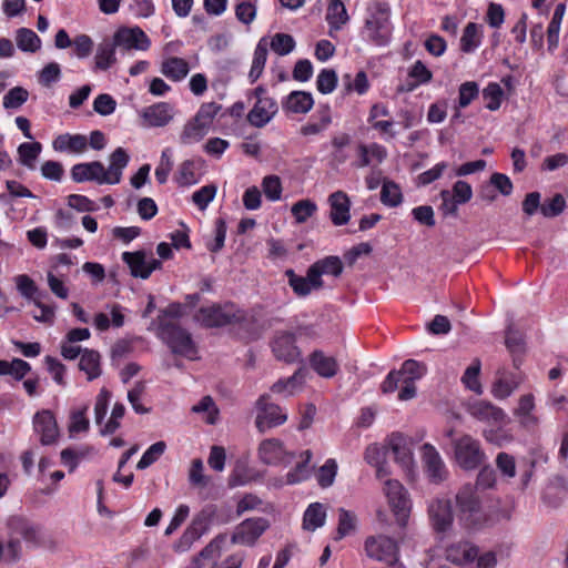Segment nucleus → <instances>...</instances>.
I'll return each instance as SVG.
<instances>
[{"label": "nucleus", "mask_w": 568, "mask_h": 568, "mask_svg": "<svg viewBox=\"0 0 568 568\" xmlns=\"http://www.w3.org/2000/svg\"><path fill=\"white\" fill-rule=\"evenodd\" d=\"M29 97V92L22 87H14L3 97V106L6 109L20 108Z\"/></svg>", "instance_id": "nucleus-63"}, {"label": "nucleus", "mask_w": 568, "mask_h": 568, "mask_svg": "<svg viewBox=\"0 0 568 568\" xmlns=\"http://www.w3.org/2000/svg\"><path fill=\"white\" fill-rule=\"evenodd\" d=\"M113 43L116 48L129 50L145 51L150 48V39L145 32L139 28H120L113 36Z\"/></svg>", "instance_id": "nucleus-16"}, {"label": "nucleus", "mask_w": 568, "mask_h": 568, "mask_svg": "<svg viewBox=\"0 0 568 568\" xmlns=\"http://www.w3.org/2000/svg\"><path fill=\"white\" fill-rule=\"evenodd\" d=\"M317 211V205L310 199L300 200L291 207V213L298 224L305 223Z\"/></svg>", "instance_id": "nucleus-49"}, {"label": "nucleus", "mask_w": 568, "mask_h": 568, "mask_svg": "<svg viewBox=\"0 0 568 568\" xmlns=\"http://www.w3.org/2000/svg\"><path fill=\"white\" fill-rule=\"evenodd\" d=\"M267 59V42L265 38H262L254 51L252 67L248 73V79L254 83L262 74Z\"/></svg>", "instance_id": "nucleus-41"}, {"label": "nucleus", "mask_w": 568, "mask_h": 568, "mask_svg": "<svg viewBox=\"0 0 568 568\" xmlns=\"http://www.w3.org/2000/svg\"><path fill=\"white\" fill-rule=\"evenodd\" d=\"M432 527L437 532H446L453 527L455 513L449 499L436 498L428 506Z\"/></svg>", "instance_id": "nucleus-15"}, {"label": "nucleus", "mask_w": 568, "mask_h": 568, "mask_svg": "<svg viewBox=\"0 0 568 568\" xmlns=\"http://www.w3.org/2000/svg\"><path fill=\"white\" fill-rule=\"evenodd\" d=\"M100 361L101 356L97 351H83L79 362V369L87 374L88 381H93L101 375L102 369Z\"/></svg>", "instance_id": "nucleus-35"}, {"label": "nucleus", "mask_w": 568, "mask_h": 568, "mask_svg": "<svg viewBox=\"0 0 568 568\" xmlns=\"http://www.w3.org/2000/svg\"><path fill=\"white\" fill-rule=\"evenodd\" d=\"M467 410L477 420L488 424H499L506 416L501 408L485 400H476L469 404Z\"/></svg>", "instance_id": "nucleus-25"}, {"label": "nucleus", "mask_w": 568, "mask_h": 568, "mask_svg": "<svg viewBox=\"0 0 568 568\" xmlns=\"http://www.w3.org/2000/svg\"><path fill=\"white\" fill-rule=\"evenodd\" d=\"M189 72V62L179 57L165 58L161 63V73L173 82L182 81Z\"/></svg>", "instance_id": "nucleus-32"}, {"label": "nucleus", "mask_w": 568, "mask_h": 568, "mask_svg": "<svg viewBox=\"0 0 568 568\" xmlns=\"http://www.w3.org/2000/svg\"><path fill=\"white\" fill-rule=\"evenodd\" d=\"M216 192L215 184L204 185L193 193L192 201L201 211H204L215 197Z\"/></svg>", "instance_id": "nucleus-59"}, {"label": "nucleus", "mask_w": 568, "mask_h": 568, "mask_svg": "<svg viewBox=\"0 0 568 568\" xmlns=\"http://www.w3.org/2000/svg\"><path fill=\"white\" fill-rule=\"evenodd\" d=\"M331 206L329 219L336 226L345 225L351 219V200L343 191H336L328 196Z\"/></svg>", "instance_id": "nucleus-23"}, {"label": "nucleus", "mask_w": 568, "mask_h": 568, "mask_svg": "<svg viewBox=\"0 0 568 568\" xmlns=\"http://www.w3.org/2000/svg\"><path fill=\"white\" fill-rule=\"evenodd\" d=\"M311 276L317 281V285L323 286L322 275L329 274L335 277L343 272V263L338 256H327L313 263L311 266Z\"/></svg>", "instance_id": "nucleus-29"}, {"label": "nucleus", "mask_w": 568, "mask_h": 568, "mask_svg": "<svg viewBox=\"0 0 568 568\" xmlns=\"http://www.w3.org/2000/svg\"><path fill=\"white\" fill-rule=\"evenodd\" d=\"M166 445L164 442H156L153 445H151L142 455L141 459L139 460L136 468L138 469H145L149 466H151L153 463H155L165 452Z\"/></svg>", "instance_id": "nucleus-57"}, {"label": "nucleus", "mask_w": 568, "mask_h": 568, "mask_svg": "<svg viewBox=\"0 0 568 568\" xmlns=\"http://www.w3.org/2000/svg\"><path fill=\"white\" fill-rule=\"evenodd\" d=\"M256 408L257 416L255 424L262 433L266 429L284 424L287 419V415L282 412L281 407L271 403L268 394L260 396L256 400Z\"/></svg>", "instance_id": "nucleus-10"}, {"label": "nucleus", "mask_w": 568, "mask_h": 568, "mask_svg": "<svg viewBox=\"0 0 568 568\" xmlns=\"http://www.w3.org/2000/svg\"><path fill=\"white\" fill-rule=\"evenodd\" d=\"M478 555V549L467 541L450 545L446 549V558L455 565H467L473 562Z\"/></svg>", "instance_id": "nucleus-30"}, {"label": "nucleus", "mask_w": 568, "mask_h": 568, "mask_svg": "<svg viewBox=\"0 0 568 568\" xmlns=\"http://www.w3.org/2000/svg\"><path fill=\"white\" fill-rule=\"evenodd\" d=\"M425 473L433 484H440L448 477V470L436 448L426 443L422 447Z\"/></svg>", "instance_id": "nucleus-17"}, {"label": "nucleus", "mask_w": 568, "mask_h": 568, "mask_svg": "<svg viewBox=\"0 0 568 568\" xmlns=\"http://www.w3.org/2000/svg\"><path fill=\"white\" fill-rule=\"evenodd\" d=\"M115 44L113 41H103L99 44L94 60L95 69L108 70L116 62Z\"/></svg>", "instance_id": "nucleus-42"}, {"label": "nucleus", "mask_w": 568, "mask_h": 568, "mask_svg": "<svg viewBox=\"0 0 568 568\" xmlns=\"http://www.w3.org/2000/svg\"><path fill=\"white\" fill-rule=\"evenodd\" d=\"M272 351L275 357L287 363L295 362L300 351L295 345V336L290 332H278L272 343Z\"/></svg>", "instance_id": "nucleus-21"}, {"label": "nucleus", "mask_w": 568, "mask_h": 568, "mask_svg": "<svg viewBox=\"0 0 568 568\" xmlns=\"http://www.w3.org/2000/svg\"><path fill=\"white\" fill-rule=\"evenodd\" d=\"M314 104L313 97L310 92L293 91L283 103V108L293 113H307Z\"/></svg>", "instance_id": "nucleus-34"}, {"label": "nucleus", "mask_w": 568, "mask_h": 568, "mask_svg": "<svg viewBox=\"0 0 568 568\" xmlns=\"http://www.w3.org/2000/svg\"><path fill=\"white\" fill-rule=\"evenodd\" d=\"M271 49L278 55H286L295 48V40L287 33H275L271 40Z\"/></svg>", "instance_id": "nucleus-54"}, {"label": "nucleus", "mask_w": 568, "mask_h": 568, "mask_svg": "<svg viewBox=\"0 0 568 568\" xmlns=\"http://www.w3.org/2000/svg\"><path fill=\"white\" fill-rule=\"evenodd\" d=\"M358 166L364 168L369 165L373 160L377 163H382L386 159L387 152L384 146L377 143H372L369 145L361 144L358 146Z\"/></svg>", "instance_id": "nucleus-39"}, {"label": "nucleus", "mask_w": 568, "mask_h": 568, "mask_svg": "<svg viewBox=\"0 0 568 568\" xmlns=\"http://www.w3.org/2000/svg\"><path fill=\"white\" fill-rule=\"evenodd\" d=\"M409 77L413 78L414 82H408L406 87L402 88V91H413L419 84L427 83L432 80V72L426 68L422 61H416L409 71Z\"/></svg>", "instance_id": "nucleus-47"}, {"label": "nucleus", "mask_w": 568, "mask_h": 568, "mask_svg": "<svg viewBox=\"0 0 568 568\" xmlns=\"http://www.w3.org/2000/svg\"><path fill=\"white\" fill-rule=\"evenodd\" d=\"M34 429L40 434L42 445H50L55 442L59 429L57 420L51 410L44 409L38 412L33 417Z\"/></svg>", "instance_id": "nucleus-19"}, {"label": "nucleus", "mask_w": 568, "mask_h": 568, "mask_svg": "<svg viewBox=\"0 0 568 568\" xmlns=\"http://www.w3.org/2000/svg\"><path fill=\"white\" fill-rule=\"evenodd\" d=\"M52 148L57 152L81 154L88 149V138L83 134H60L53 140Z\"/></svg>", "instance_id": "nucleus-27"}, {"label": "nucleus", "mask_w": 568, "mask_h": 568, "mask_svg": "<svg viewBox=\"0 0 568 568\" xmlns=\"http://www.w3.org/2000/svg\"><path fill=\"white\" fill-rule=\"evenodd\" d=\"M337 84V74L332 69H324L316 79V88L323 94L333 92Z\"/></svg>", "instance_id": "nucleus-61"}, {"label": "nucleus", "mask_w": 568, "mask_h": 568, "mask_svg": "<svg viewBox=\"0 0 568 568\" xmlns=\"http://www.w3.org/2000/svg\"><path fill=\"white\" fill-rule=\"evenodd\" d=\"M384 493L399 525L404 526L410 511V500L405 487L395 479H386Z\"/></svg>", "instance_id": "nucleus-9"}, {"label": "nucleus", "mask_w": 568, "mask_h": 568, "mask_svg": "<svg viewBox=\"0 0 568 568\" xmlns=\"http://www.w3.org/2000/svg\"><path fill=\"white\" fill-rule=\"evenodd\" d=\"M337 474V463L335 459L329 458L318 469L317 483L321 487L326 488L333 485L335 476Z\"/></svg>", "instance_id": "nucleus-60"}, {"label": "nucleus", "mask_w": 568, "mask_h": 568, "mask_svg": "<svg viewBox=\"0 0 568 568\" xmlns=\"http://www.w3.org/2000/svg\"><path fill=\"white\" fill-rule=\"evenodd\" d=\"M503 94H504V91L498 83H496V82L489 83L483 90V98L486 101V108L490 111L498 110L501 104Z\"/></svg>", "instance_id": "nucleus-55"}, {"label": "nucleus", "mask_w": 568, "mask_h": 568, "mask_svg": "<svg viewBox=\"0 0 568 568\" xmlns=\"http://www.w3.org/2000/svg\"><path fill=\"white\" fill-rule=\"evenodd\" d=\"M277 110V103L272 98L256 100L247 114V121L255 128H263L275 116Z\"/></svg>", "instance_id": "nucleus-24"}, {"label": "nucleus", "mask_w": 568, "mask_h": 568, "mask_svg": "<svg viewBox=\"0 0 568 568\" xmlns=\"http://www.w3.org/2000/svg\"><path fill=\"white\" fill-rule=\"evenodd\" d=\"M310 365L312 369L323 378L334 377L339 369L336 358L326 355L321 349H315L310 355Z\"/></svg>", "instance_id": "nucleus-28"}, {"label": "nucleus", "mask_w": 568, "mask_h": 568, "mask_svg": "<svg viewBox=\"0 0 568 568\" xmlns=\"http://www.w3.org/2000/svg\"><path fill=\"white\" fill-rule=\"evenodd\" d=\"M302 375L300 371L294 373L291 377L286 379H280L274 383L271 387V390L274 394L282 395L284 397H288L298 392L302 387Z\"/></svg>", "instance_id": "nucleus-44"}, {"label": "nucleus", "mask_w": 568, "mask_h": 568, "mask_svg": "<svg viewBox=\"0 0 568 568\" xmlns=\"http://www.w3.org/2000/svg\"><path fill=\"white\" fill-rule=\"evenodd\" d=\"M209 129L205 128V124L196 122V119L193 118L187 121L180 134V141L182 144H192L201 141Z\"/></svg>", "instance_id": "nucleus-43"}, {"label": "nucleus", "mask_w": 568, "mask_h": 568, "mask_svg": "<svg viewBox=\"0 0 568 568\" xmlns=\"http://www.w3.org/2000/svg\"><path fill=\"white\" fill-rule=\"evenodd\" d=\"M356 516L344 508L338 509V526L335 540H339L355 530Z\"/></svg>", "instance_id": "nucleus-50"}, {"label": "nucleus", "mask_w": 568, "mask_h": 568, "mask_svg": "<svg viewBox=\"0 0 568 568\" xmlns=\"http://www.w3.org/2000/svg\"><path fill=\"white\" fill-rule=\"evenodd\" d=\"M455 516L466 529L478 528L485 523L486 515L476 486L465 484L457 490L455 495Z\"/></svg>", "instance_id": "nucleus-2"}, {"label": "nucleus", "mask_w": 568, "mask_h": 568, "mask_svg": "<svg viewBox=\"0 0 568 568\" xmlns=\"http://www.w3.org/2000/svg\"><path fill=\"white\" fill-rule=\"evenodd\" d=\"M453 447L456 463L465 470L478 468L486 459L480 443L468 434L454 439Z\"/></svg>", "instance_id": "nucleus-6"}, {"label": "nucleus", "mask_w": 568, "mask_h": 568, "mask_svg": "<svg viewBox=\"0 0 568 568\" xmlns=\"http://www.w3.org/2000/svg\"><path fill=\"white\" fill-rule=\"evenodd\" d=\"M159 335L173 354L189 359L196 358V345L186 329L171 322L161 323Z\"/></svg>", "instance_id": "nucleus-4"}, {"label": "nucleus", "mask_w": 568, "mask_h": 568, "mask_svg": "<svg viewBox=\"0 0 568 568\" xmlns=\"http://www.w3.org/2000/svg\"><path fill=\"white\" fill-rule=\"evenodd\" d=\"M270 527V523L266 518H248L242 521L233 532L231 537L232 544L253 546L256 540L265 532Z\"/></svg>", "instance_id": "nucleus-12"}, {"label": "nucleus", "mask_w": 568, "mask_h": 568, "mask_svg": "<svg viewBox=\"0 0 568 568\" xmlns=\"http://www.w3.org/2000/svg\"><path fill=\"white\" fill-rule=\"evenodd\" d=\"M505 345L513 356L515 368H519L521 356L526 353V342L524 334L509 322L505 332Z\"/></svg>", "instance_id": "nucleus-26"}, {"label": "nucleus", "mask_w": 568, "mask_h": 568, "mask_svg": "<svg viewBox=\"0 0 568 568\" xmlns=\"http://www.w3.org/2000/svg\"><path fill=\"white\" fill-rule=\"evenodd\" d=\"M388 447L394 454L395 462L404 469L413 465L412 440L400 433H393L388 437Z\"/></svg>", "instance_id": "nucleus-20"}, {"label": "nucleus", "mask_w": 568, "mask_h": 568, "mask_svg": "<svg viewBox=\"0 0 568 568\" xmlns=\"http://www.w3.org/2000/svg\"><path fill=\"white\" fill-rule=\"evenodd\" d=\"M17 47L23 52L34 53L41 48V39L28 28H19L16 31Z\"/></svg>", "instance_id": "nucleus-40"}, {"label": "nucleus", "mask_w": 568, "mask_h": 568, "mask_svg": "<svg viewBox=\"0 0 568 568\" xmlns=\"http://www.w3.org/2000/svg\"><path fill=\"white\" fill-rule=\"evenodd\" d=\"M381 201L389 207L398 206L403 201L399 186L393 181H384L381 191Z\"/></svg>", "instance_id": "nucleus-48"}, {"label": "nucleus", "mask_w": 568, "mask_h": 568, "mask_svg": "<svg viewBox=\"0 0 568 568\" xmlns=\"http://www.w3.org/2000/svg\"><path fill=\"white\" fill-rule=\"evenodd\" d=\"M285 276L293 292L301 297L307 296L313 290L323 287L317 285V281L311 276V267H308L306 276L297 275L292 268L285 271Z\"/></svg>", "instance_id": "nucleus-31"}, {"label": "nucleus", "mask_w": 568, "mask_h": 568, "mask_svg": "<svg viewBox=\"0 0 568 568\" xmlns=\"http://www.w3.org/2000/svg\"><path fill=\"white\" fill-rule=\"evenodd\" d=\"M175 180L182 186H189L197 183L195 164L192 160H185L180 164Z\"/></svg>", "instance_id": "nucleus-56"}, {"label": "nucleus", "mask_w": 568, "mask_h": 568, "mask_svg": "<svg viewBox=\"0 0 568 568\" xmlns=\"http://www.w3.org/2000/svg\"><path fill=\"white\" fill-rule=\"evenodd\" d=\"M480 372V361L478 358L474 359L473 364L467 367L465 371L462 381L465 384V386L475 392L476 394H481L483 388L478 381V375Z\"/></svg>", "instance_id": "nucleus-52"}, {"label": "nucleus", "mask_w": 568, "mask_h": 568, "mask_svg": "<svg viewBox=\"0 0 568 568\" xmlns=\"http://www.w3.org/2000/svg\"><path fill=\"white\" fill-rule=\"evenodd\" d=\"M144 125L150 128L165 126L173 119V108L168 102H159L141 112Z\"/></svg>", "instance_id": "nucleus-22"}, {"label": "nucleus", "mask_w": 568, "mask_h": 568, "mask_svg": "<svg viewBox=\"0 0 568 568\" xmlns=\"http://www.w3.org/2000/svg\"><path fill=\"white\" fill-rule=\"evenodd\" d=\"M221 104L216 102L203 103L194 118L196 119V122L205 124V128L210 130L216 114L221 111Z\"/></svg>", "instance_id": "nucleus-58"}, {"label": "nucleus", "mask_w": 568, "mask_h": 568, "mask_svg": "<svg viewBox=\"0 0 568 568\" xmlns=\"http://www.w3.org/2000/svg\"><path fill=\"white\" fill-rule=\"evenodd\" d=\"M223 541L224 538L222 536L215 537L192 559H197V564H201V560H207L211 562V566L215 565V567H217V560L221 557V546Z\"/></svg>", "instance_id": "nucleus-46"}, {"label": "nucleus", "mask_w": 568, "mask_h": 568, "mask_svg": "<svg viewBox=\"0 0 568 568\" xmlns=\"http://www.w3.org/2000/svg\"><path fill=\"white\" fill-rule=\"evenodd\" d=\"M7 527L10 530V535H19L29 544L34 546L43 544L40 527L31 524L28 519L21 516L9 517L7 520Z\"/></svg>", "instance_id": "nucleus-18"}, {"label": "nucleus", "mask_w": 568, "mask_h": 568, "mask_svg": "<svg viewBox=\"0 0 568 568\" xmlns=\"http://www.w3.org/2000/svg\"><path fill=\"white\" fill-rule=\"evenodd\" d=\"M426 373V367L415 359H407L403 363L400 369L390 371L381 385L384 394L394 393L399 388L400 381L416 382Z\"/></svg>", "instance_id": "nucleus-8"}, {"label": "nucleus", "mask_w": 568, "mask_h": 568, "mask_svg": "<svg viewBox=\"0 0 568 568\" xmlns=\"http://www.w3.org/2000/svg\"><path fill=\"white\" fill-rule=\"evenodd\" d=\"M146 390V384L143 381L136 382L133 387L128 392V400L132 405V408L138 414L149 413V408L141 405L140 400Z\"/></svg>", "instance_id": "nucleus-62"}, {"label": "nucleus", "mask_w": 568, "mask_h": 568, "mask_svg": "<svg viewBox=\"0 0 568 568\" xmlns=\"http://www.w3.org/2000/svg\"><path fill=\"white\" fill-rule=\"evenodd\" d=\"M109 168L105 169L100 161L79 163L72 166L71 178L77 183L94 181L98 184H118L122 179V171L129 163V154L123 148H116L110 154Z\"/></svg>", "instance_id": "nucleus-1"}, {"label": "nucleus", "mask_w": 568, "mask_h": 568, "mask_svg": "<svg viewBox=\"0 0 568 568\" xmlns=\"http://www.w3.org/2000/svg\"><path fill=\"white\" fill-rule=\"evenodd\" d=\"M317 121L307 122L301 126V134L304 136L316 135L325 131L332 123L331 108L329 105H323L317 110Z\"/></svg>", "instance_id": "nucleus-36"}, {"label": "nucleus", "mask_w": 568, "mask_h": 568, "mask_svg": "<svg viewBox=\"0 0 568 568\" xmlns=\"http://www.w3.org/2000/svg\"><path fill=\"white\" fill-rule=\"evenodd\" d=\"M480 44L479 36H478V27L474 22H469L463 32L460 38V49L462 51L469 53L473 52Z\"/></svg>", "instance_id": "nucleus-51"}, {"label": "nucleus", "mask_w": 568, "mask_h": 568, "mask_svg": "<svg viewBox=\"0 0 568 568\" xmlns=\"http://www.w3.org/2000/svg\"><path fill=\"white\" fill-rule=\"evenodd\" d=\"M326 520V510L321 503L311 504L304 513L303 528L314 531L324 526Z\"/></svg>", "instance_id": "nucleus-38"}, {"label": "nucleus", "mask_w": 568, "mask_h": 568, "mask_svg": "<svg viewBox=\"0 0 568 568\" xmlns=\"http://www.w3.org/2000/svg\"><path fill=\"white\" fill-rule=\"evenodd\" d=\"M209 516L204 511L197 514L184 530L182 536L173 544L176 552H186L209 529Z\"/></svg>", "instance_id": "nucleus-14"}, {"label": "nucleus", "mask_w": 568, "mask_h": 568, "mask_svg": "<svg viewBox=\"0 0 568 568\" xmlns=\"http://www.w3.org/2000/svg\"><path fill=\"white\" fill-rule=\"evenodd\" d=\"M123 262L129 266L133 277L146 280L151 273L161 267L162 263L153 256V253L145 251L124 252Z\"/></svg>", "instance_id": "nucleus-11"}, {"label": "nucleus", "mask_w": 568, "mask_h": 568, "mask_svg": "<svg viewBox=\"0 0 568 568\" xmlns=\"http://www.w3.org/2000/svg\"><path fill=\"white\" fill-rule=\"evenodd\" d=\"M194 320L205 327H221L243 321L244 315L232 303L223 305L213 304L207 307H201L194 315Z\"/></svg>", "instance_id": "nucleus-5"}, {"label": "nucleus", "mask_w": 568, "mask_h": 568, "mask_svg": "<svg viewBox=\"0 0 568 568\" xmlns=\"http://www.w3.org/2000/svg\"><path fill=\"white\" fill-rule=\"evenodd\" d=\"M42 151L40 142H24L18 146V161L29 170H36L37 160Z\"/></svg>", "instance_id": "nucleus-37"}, {"label": "nucleus", "mask_w": 568, "mask_h": 568, "mask_svg": "<svg viewBox=\"0 0 568 568\" xmlns=\"http://www.w3.org/2000/svg\"><path fill=\"white\" fill-rule=\"evenodd\" d=\"M20 295L32 303L40 298V293L34 281L27 274L17 275L13 278Z\"/></svg>", "instance_id": "nucleus-45"}, {"label": "nucleus", "mask_w": 568, "mask_h": 568, "mask_svg": "<svg viewBox=\"0 0 568 568\" xmlns=\"http://www.w3.org/2000/svg\"><path fill=\"white\" fill-rule=\"evenodd\" d=\"M520 382L516 376L499 378L494 383L491 393L496 398L505 399L519 386Z\"/></svg>", "instance_id": "nucleus-53"}, {"label": "nucleus", "mask_w": 568, "mask_h": 568, "mask_svg": "<svg viewBox=\"0 0 568 568\" xmlns=\"http://www.w3.org/2000/svg\"><path fill=\"white\" fill-rule=\"evenodd\" d=\"M262 187L270 201H278L282 195V183L277 175H267L263 179Z\"/></svg>", "instance_id": "nucleus-64"}, {"label": "nucleus", "mask_w": 568, "mask_h": 568, "mask_svg": "<svg viewBox=\"0 0 568 568\" xmlns=\"http://www.w3.org/2000/svg\"><path fill=\"white\" fill-rule=\"evenodd\" d=\"M258 457L266 465L288 466L294 460L295 454L287 452L280 439L268 438L260 444Z\"/></svg>", "instance_id": "nucleus-13"}, {"label": "nucleus", "mask_w": 568, "mask_h": 568, "mask_svg": "<svg viewBox=\"0 0 568 568\" xmlns=\"http://www.w3.org/2000/svg\"><path fill=\"white\" fill-rule=\"evenodd\" d=\"M364 32L373 44L384 47L389 43L392 28L389 23V7L387 3L374 2L368 8Z\"/></svg>", "instance_id": "nucleus-3"}, {"label": "nucleus", "mask_w": 568, "mask_h": 568, "mask_svg": "<svg viewBox=\"0 0 568 568\" xmlns=\"http://www.w3.org/2000/svg\"><path fill=\"white\" fill-rule=\"evenodd\" d=\"M325 19L329 26V36L333 34V31L341 30L349 21L343 0H331L328 2Z\"/></svg>", "instance_id": "nucleus-33"}, {"label": "nucleus", "mask_w": 568, "mask_h": 568, "mask_svg": "<svg viewBox=\"0 0 568 568\" xmlns=\"http://www.w3.org/2000/svg\"><path fill=\"white\" fill-rule=\"evenodd\" d=\"M364 548L367 557L376 561L387 565H394L398 561V545L390 537L384 535L369 536L365 540Z\"/></svg>", "instance_id": "nucleus-7"}]
</instances>
